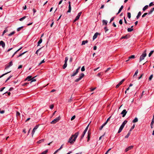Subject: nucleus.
I'll return each instance as SVG.
<instances>
[{
    "label": "nucleus",
    "instance_id": "nucleus-1",
    "mask_svg": "<svg viewBox=\"0 0 154 154\" xmlns=\"http://www.w3.org/2000/svg\"><path fill=\"white\" fill-rule=\"evenodd\" d=\"M79 134V132H77L75 133L74 134L72 135L69 138L68 142V143H70L71 144L74 143L78 137Z\"/></svg>",
    "mask_w": 154,
    "mask_h": 154
},
{
    "label": "nucleus",
    "instance_id": "nucleus-2",
    "mask_svg": "<svg viewBox=\"0 0 154 154\" xmlns=\"http://www.w3.org/2000/svg\"><path fill=\"white\" fill-rule=\"evenodd\" d=\"M146 56V50H145L142 53V55L140 56L139 59V62H140L142 60H143L144 59V58Z\"/></svg>",
    "mask_w": 154,
    "mask_h": 154
},
{
    "label": "nucleus",
    "instance_id": "nucleus-3",
    "mask_svg": "<svg viewBox=\"0 0 154 154\" xmlns=\"http://www.w3.org/2000/svg\"><path fill=\"white\" fill-rule=\"evenodd\" d=\"M85 76L84 74L83 73H82L80 74L79 75V78L76 79L75 81V82H77L81 80L82 78Z\"/></svg>",
    "mask_w": 154,
    "mask_h": 154
},
{
    "label": "nucleus",
    "instance_id": "nucleus-4",
    "mask_svg": "<svg viewBox=\"0 0 154 154\" xmlns=\"http://www.w3.org/2000/svg\"><path fill=\"white\" fill-rule=\"evenodd\" d=\"M89 126V124L86 127V128L85 130L84 131L83 134H82L81 136V139H80L81 140L82 139H83V137H84L85 134L86 133V132L88 130Z\"/></svg>",
    "mask_w": 154,
    "mask_h": 154
},
{
    "label": "nucleus",
    "instance_id": "nucleus-5",
    "mask_svg": "<svg viewBox=\"0 0 154 154\" xmlns=\"http://www.w3.org/2000/svg\"><path fill=\"white\" fill-rule=\"evenodd\" d=\"M60 116H59L58 117H57V118L54 119L52 122H51V124H54L56 122H58L60 120Z\"/></svg>",
    "mask_w": 154,
    "mask_h": 154
},
{
    "label": "nucleus",
    "instance_id": "nucleus-6",
    "mask_svg": "<svg viewBox=\"0 0 154 154\" xmlns=\"http://www.w3.org/2000/svg\"><path fill=\"white\" fill-rule=\"evenodd\" d=\"M80 68V67H79L77 69H76L75 71H74L73 73L71 75V77L75 76L79 72V70Z\"/></svg>",
    "mask_w": 154,
    "mask_h": 154
},
{
    "label": "nucleus",
    "instance_id": "nucleus-7",
    "mask_svg": "<svg viewBox=\"0 0 154 154\" xmlns=\"http://www.w3.org/2000/svg\"><path fill=\"white\" fill-rule=\"evenodd\" d=\"M13 65V63L12 61H11L10 62L8 65H7L5 67V69H7L8 68H9L10 66H11Z\"/></svg>",
    "mask_w": 154,
    "mask_h": 154
},
{
    "label": "nucleus",
    "instance_id": "nucleus-8",
    "mask_svg": "<svg viewBox=\"0 0 154 154\" xmlns=\"http://www.w3.org/2000/svg\"><path fill=\"white\" fill-rule=\"evenodd\" d=\"M38 126H39V125H37L33 129L32 132V137L33 136V135L34 134L36 130L38 128Z\"/></svg>",
    "mask_w": 154,
    "mask_h": 154
},
{
    "label": "nucleus",
    "instance_id": "nucleus-9",
    "mask_svg": "<svg viewBox=\"0 0 154 154\" xmlns=\"http://www.w3.org/2000/svg\"><path fill=\"white\" fill-rule=\"evenodd\" d=\"M82 13V12H80L78 14L77 16L76 17V18L74 20V21H76L79 19Z\"/></svg>",
    "mask_w": 154,
    "mask_h": 154
},
{
    "label": "nucleus",
    "instance_id": "nucleus-10",
    "mask_svg": "<svg viewBox=\"0 0 154 154\" xmlns=\"http://www.w3.org/2000/svg\"><path fill=\"white\" fill-rule=\"evenodd\" d=\"M127 113V111H126V109H124L122 111L121 113V114L122 115V117H124L126 115V114Z\"/></svg>",
    "mask_w": 154,
    "mask_h": 154
},
{
    "label": "nucleus",
    "instance_id": "nucleus-11",
    "mask_svg": "<svg viewBox=\"0 0 154 154\" xmlns=\"http://www.w3.org/2000/svg\"><path fill=\"white\" fill-rule=\"evenodd\" d=\"M134 146H128L127 148L125 150V152H127L130 150L132 149L133 148Z\"/></svg>",
    "mask_w": 154,
    "mask_h": 154
},
{
    "label": "nucleus",
    "instance_id": "nucleus-12",
    "mask_svg": "<svg viewBox=\"0 0 154 154\" xmlns=\"http://www.w3.org/2000/svg\"><path fill=\"white\" fill-rule=\"evenodd\" d=\"M69 5V9L67 12V13H70L71 10V7L70 4V2L69 1L68 2Z\"/></svg>",
    "mask_w": 154,
    "mask_h": 154
},
{
    "label": "nucleus",
    "instance_id": "nucleus-13",
    "mask_svg": "<svg viewBox=\"0 0 154 154\" xmlns=\"http://www.w3.org/2000/svg\"><path fill=\"white\" fill-rule=\"evenodd\" d=\"M98 35H100L99 33L97 32L95 33L93 36V40H94V39H95L97 38V36Z\"/></svg>",
    "mask_w": 154,
    "mask_h": 154
},
{
    "label": "nucleus",
    "instance_id": "nucleus-14",
    "mask_svg": "<svg viewBox=\"0 0 154 154\" xmlns=\"http://www.w3.org/2000/svg\"><path fill=\"white\" fill-rule=\"evenodd\" d=\"M2 45L3 48H4L5 47V42L2 41H0V46Z\"/></svg>",
    "mask_w": 154,
    "mask_h": 154
},
{
    "label": "nucleus",
    "instance_id": "nucleus-15",
    "mask_svg": "<svg viewBox=\"0 0 154 154\" xmlns=\"http://www.w3.org/2000/svg\"><path fill=\"white\" fill-rule=\"evenodd\" d=\"M32 76H29L27 77L24 80V81H26V80H28L29 81V80H31V79Z\"/></svg>",
    "mask_w": 154,
    "mask_h": 154
},
{
    "label": "nucleus",
    "instance_id": "nucleus-16",
    "mask_svg": "<svg viewBox=\"0 0 154 154\" xmlns=\"http://www.w3.org/2000/svg\"><path fill=\"white\" fill-rule=\"evenodd\" d=\"M102 23L103 25H106L108 23V21L106 20H102Z\"/></svg>",
    "mask_w": 154,
    "mask_h": 154
},
{
    "label": "nucleus",
    "instance_id": "nucleus-17",
    "mask_svg": "<svg viewBox=\"0 0 154 154\" xmlns=\"http://www.w3.org/2000/svg\"><path fill=\"white\" fill-rule=\"evenodd\" d=\"M106 124V122H105L100 127V128H99V129L100 130H102V128H103V127Z\"/></svg>",
    "mask_w": 154,
    "mask_h": 154
},
{
    "label": "nucleus",
    "instance_id": "nucleus-18",
    "mask_svg": "<svg viewBox=\"0 0 154 154\" xmlns=\"http://www.w3.org/2000/svg\"><path fill=\"white\" fill-rule=\"evenodd\" d=\"M8 31V29H7V28H6L5 30L3 32V33L2 35V36H3L4 35V34L5 33H6V32H7Z\"/></svg>",
    "mask_w": 154,
    "mask_h": 154
},
{
    "label": "nucleus",
    "instance_id": "nucleus-19",
    "mask_svg": "<svg viewBox=\"0 0 154 154\" xmlns=\"http://www.w3.org/2000/svg\"><path fill=\"white\" fill-rule=\"evenodd\" d=\"M91 138V134L89 132V131L88 132V141H89L90 140Z\"/></svg>",
    "mask_w": 154,
    "mask_h": 154
},
{
    "label": "nucleus",
    "instance_id": "nucleus-20",
    "mask_svg": "<svg viewBox=\"0 0 154 154\" xmlns=\"http://www.w3.org/2000/svg\"><path fill=\"white\" fill-rule=\"evenodd\" d=\"M123 8V5H122L121 6L120 8H119L118 13L117 14H118L121 12V11L122 10V9Z\"/></svg>",
    "mask_w": 154,
    "mask_h": 154
},
{
    "label": "nucleus",
    "instance_id": "nucleus-21",
    "mask_svg": "<svg viewBox=\"0 0 154 154\" xmlns=\"http://www.w3.org/2000/svg\"><path fill=\"white\" fill-rule=\"evenodd\" d=\"M154 10V7L152 8L150 10V11L149 12L148 14H151L152 12H153V11Z\"/></svg>",
    "mask_w": 154,
    "mask_h": 154
},
{
    "label": "nucleus",
    "instance_id": "nucleus-22",
    "mask_svg": "<svg viewBox=\"0 0 154 154\" xmlns=\"http://www.w3.org/2000/svg\"><path fill=\"white\" fill-rule=\"evenodd\" d=\"M141 13L140 11L139 12L136 17L137 19H138L141 16Z\"/></svg>",
    "mask_w": 154,
    "mask_h": 154
},
{
    "label": "nucleus",
    "instance_id": "nucleus-23",
    "mask_svg": "<svg viewBox=\"0 0 154 154\" xmlns=\"http://www.w3.org/2000/svg\"><path fill=\"white\" fill-rule=\"evenodd\" d=\"M128 121H127V120H125L123 122V123H122V124L121 125L122 126H123L124 127L125 125L127 123V122Z\"/></svg>",
    "mask_w": 154,
    "mask_h": 154
},
{
    "label": "nucleus",
    "instance_id": "nucleus-24",
    "mask_svg": "<svg viewBox=\"0 0 154 154\" xmlns=\"http://www.w3.org/2000/svg\"><path fill=\"white\" fill-rule=\"evenodd\" d=\"M88 42V41L87 40L83 41L82 42V45H85L86 43Z\"/></svg>",
    "mask_w": 154,
    "mask_h": 154
},
{
    "label": "nucleus",
    "instance_id": "nucleus-25",
    "mask_svg": "<svg viewBox=\"0 0 154 154\" xmlns=\"http://www.w3.org/2000/svg\"><path fill=\"white\" fill-rule=\"evenodd\" d=\"M42 38H40L38 42L37 46L39 45L42 42Z\"/></svg>",
    "mask_w": 154,
    "mask_h": 154
},
{
    "label": "nucleus",
    "instance_id": "nucleus-26",
    "mask_svg": "<svg viewBox=\"0 0 154 154\" xmlns=\"http://www.w3.org/2000/svg\"><path fill=\"white\" fill-rule=\"evenodd\" d=\"M148 7V5H146L143 8V11H145L146 9H147Z\"/></svg>",
    "mask_w": 154,
    "mask_h": 154
},
{
    "label": "nucleus",
    "instance_id": "nucleus-27",
    "mask_svg": "<svg viewBox=\"0 0 154 154\" xmlns=\"http://www.w3.org/2000/svg\"><path fill=\"white\" fill-rule=\"evenodd\" d=\"M138 121V119L136 117L135 119L133 120L132 122L133 123H135L137 122Z\"/></svg>",
    "mask_w": 154,
    "mask_h": 154
},
{
    "label": "nucleus",
    "instance_id": "nucleus-28",
    "mask_svg": "<svg viewBox=\"0 0 154 154\" xmlns=\"http://www.w3.org/2000/svg\"><path fill=\"white\" fill-rule=\"evenodd\" d=\"M130 134H131V132L129 131L128 132V133L127 135H126L125 137V138H128V137L130 135Z\"/></svg>",
    "mask_w": 154,
    "mask_h": 154
},
{
    "label": "nucleus",
    "instance_id": "nucleus-29",
    "mask_svg": "<svg viewBox=\"0 0 154 154\" xmlns=\"http://www.w3.org/2000/svg\"><path fill=\"white\" fill-rule=\"evenodd\" d=\"M15 33V32L14 31H13L11 32L10 34L8 35V36H11L12 35L14 34Z\"/></svg>",
    "mask_w": 154,
    "mask_h": 154
},
{
    "label": "nucleus",
    "instance_id": "nucleus-30",
    "mask_svg": "<svg viewBox=\"0 0 154 154\" xmlns=\"http://www.w3.org/2000/svg\"><path fill=\"white\" fill-rule=\"evenodd\" d=\"M27 51H25V52H23V53H21L17 57V58H18V57H21V56L23 55V54H24L25 53H26Z\"/></svg>",
    "mask_w": 154,
    "mask_h": 154
},
{
    "label": "nucleus",
    "instance_id": "nucleus-31",
    "mask_svg": "<svg viewBox=\"0 0 154 154\" xmlns=\"http://www.w3.org/2000/svg\"><path fill=\"white\" fill-rule=\"evenodd\" d=\"M127 30L128 32H131L133 30V29L131 28H128Z\"/></svg>",
    "mask_w": 154,
    "mask_h": 154
},
{
    "label": "nucleus",
    "instance_id": "nucleus-32",
    "mask_svg": "<svg viewBox=\"0 0 154 154\" xmlns=\"http://www.w3.org/2000/svg\"><path fill=\"white\" fill-rule=\"evenodd\" d=\"M67 66V63H64V64L63 66V69H65Z\"/></svg>",
    "mask_w": 154,
    "mask_h": 154
},
{
    "label": "nucleus",
    "instance_id": "nucleus-33",
    "mask_svg": "<svg viewBox=\"0 0 154 154\" xmlns=\"http://www.w3.org/2000/svg\"><path fill=\"white\" fill-rule=\"evenodd\" d=\"M135 126V124H133V125L131 127L130 130H129V131L131 132V131L134 128Z\"/></svg>",
    "mask_w": 154,
    "mask_h": 154
},
{
    "label": "nucleus",
    "instance_id": "nucleus-34",
    "mask_svg": "<svg viewBox=\"0 0 154 154\" xmlns=\"http://www.w3.org/2000/svg\"><path fill=\"white\" fill-rule=\"evenodd\" d=\"M154 52V51L152 50V51H151L149 53V55H148V56L149 57H150L151 55H152V54Z\"/></svg>",
    "mask_w": 154,
    "mask_h": 154
},
{
    "label": "nucleus",
    "instance_id": "nucleus-35",
    "mask_svg": "<svg viewBox=\"0 0 154 154\" xmlns=\"http://www.w3.org/2000/svg\"><path fill=\"white\" fill-rule=\"evenodd\" d=\"M26 16L20 18L19 19V20L20 21H22L23 20H24V19H25L26 18Z\"/></svg>",
    "mask_w": 154,
    "mask_h": 154
},
{
    "label": "nucleus",
    "instance_id": "nucleus-36",
    "mask_svg": "<svg viewBox=\"0 0 154 154\" xmlns=\"http://www.w3.org/2000/svg\"><path fill=\"white\" fill-rule=\"evenodd\" d=\"M135 58V56L134 55H132L130 56L128 58L129 59H134Z\"/></svg>",
    "mask_w": 154,
    "mask_h": 154
},
{
    "label": "nucleus",
    "instance_id": "nucleus-37",
    "mask_svg": "<svg viewBox=\"0 0 154 154\" xmlns=\"http://www.w3.org/2000/svg\"><path fill=\"white\" fill-rule=\"evenodd\" d=\"M10 72V71H9V72H6V73H5L4 74H2L1 76H0V78H2V77L3 76H4V75H5L7 74H8V73H9V72Z\"/></svg>",
    "mask_w": 154,
    "mask_h": 154
},
{
    "label": "nucleus",
    "instance_id": "nucleus-38",
    "mask_svg": "<svg viewBox=\"0 0 154 154\" xmlns=\"http://www.w3.org/2000/svg\"><path fill=\"white\" fill-rule=\"evenodd\" d=\"M48 149H46L43 152H42L41 153V154H46V153L48 152Z\"/></svg>",
    "mask_w": 154,
    "mask_h": 154
},
{
    "label": "nucleus",
    "instance_id": "nucleus-39",
    "mask_svg": "<svg viewBox=\"0 0 154 154\" xmlns=\"http://www.w3.org/2000/svg\"><path fill=\"white\" fill-rule=\"evenodd\" d=\"M128 17L129 18H130L131 17V14L130 12H128L127 13Z\"/></svg>",
    "mask_w": 154,
    "mask_h": 154
},
{
    "label": "nucleus",
    "instance_id": "nucleus-40",
    "mask_svg": "<svg viewBox=\"0 0 154 154\" xmlns=\"http://www.w3.org/2000/svg\"><path fill=\"white\" fill-rule=\"evenodd\" d=\"M68 57H66L65 58V60L64 61V63H67V62L68 60Z\"/></svg>",
    "mask_w": 154,
    "mask_h": 154
},
{
    "label": "nucleus",
    "instance_id": "nucleus-41",
    "mask_svg": "<svg viewBox=\"0 0 154 154\" xmlns=\"http://www.w3.org/2000/svg\"><path fill=\"white\" fill-rule=\"evenodd\" d=\"M35 77H34V78H32V79H31V82H30V83H31V82H35L36 81V80L34 79V78Z\"/></svg>",
    "mask_w": 154,
    "mask_h": 154
},
{
    "label": "nucleus",
    "instance_id": "nucleus-42",
    "mask_svg": "<svg viewBox=\"0 0 154 154\" xmlns=\"http://www.w3.org/2000/svg\"><path fill=\"white\" fill-rule=\"evenodd\" d=\"M138 72V69L136 71H135V72L134 75V76H135V75H137V74Z\"/></svg>",
    "mask_w": 154,
    "mask_h": 154
},
{
    "label": "nucleus",
    "instance_id": "nucleus-43",
    "mask_svg": "<svg viewBox=\"0 0 154 154\" xmlns=\"http://www.w3.org/2000/svg\"><path fill=\"white\" fill-rule=\"evenodd\" d=\"M23 26H22L18 28L17 29V31H19L21 30V29L23 28Z\"/></svg>",
    "mask_w": 154,
    "mask_h": 154
},
{
    "label": "nucleus",
    "instance_id": "nucleus-44",
    "mask_svg": "<svg viewBox=\"0 0 154 154\" xmlns=\"http://www.w3.org/2000/svg\"><path fill=\"white\" fill-rule=\"evenodd\" d=\"M104 29L105 30V32H107V31L108 30V29L107 26H105L104 27Z\"/></svg>",
    "mask_w": 154,
    "mask_h": 154
},
{
    "label": "nucleus",
    "instance_id": "nucleus-45",
    "mask_svg": "<svg viewBox=\"0 0 154 154\" xmlns=\"http://www.w3.org/2000/svg\"><path fill=\"white\" fill-rule=\"evenodd\" d=\"M81 71L82 72L84 71L85 70V68L84 66H83L81 69Z\"/></svg>",
    "mask_w": 154,
    "mask_h": 154
},
{
    "label": "nucleus",
    "instance_id": "nucleus-46",
    "mask_svg": "<svg viewBox=\"0 0 154 154\" xmlns=\"http://www.w3.org/2000/svg\"><path fill=\"white\" fill-rule=\"evenodd\" d=\"M148 14L147 13H145L143 14L142 16V17L143 18L145 17Z\"/></svg>",
    "mask_w": 154,
    "mask_h": 154
},
{
    "label": "nucleus",
    "instance_id": "nucleus-47",
    "mask_svg": "<svg viewBox=\"0 0 154 154\" xmlns=\"http://www.w3.org/2000/svg\"><path fill=\"white\" fill-rule=\"evenodd\" d=\"M125 81V79H122L120 82L119 83L120 84V85H121L122 83L123 82Z\"/></svg>",
    "mask_w": 154,
    "mask_h": 154
},
{
    "label": "nucleus",
    "instance_id": "nucleus-48",
    "mask_svg": "<svg viewBox=\"0 0 154 154\" xmlns=\"http://www.w3.org/2000/svg\"><path fill=\"white\" fill-rule=\"evenodd\" d=\"M45 62V61L44 60V59L42 60L39 64V65H40L42 64L43 63H44Z\"/></svg>",
    "mask_w": 154,
    "mask_h": 154
},
{
    "label": "nucleus",
    "instance_id": "nucleus-49",
    "mask_svg": "<svg viewBox=\"0 0 154 154\" xmlns=\"http://www.w3.org/2000/svg\"><path fill=\"white\" fill-rule=\"evenodd\" d=\"M12 76L11 75H10V76L6 80L5 82H7L8 81L11 77H12Z\"/></svg>",
    "mask_w": 154,
    "mask_h": 154
},
{
    "label": "nucleus",
    "instance_id": "nucleus-50",
    "mask_svg": "<svg viewBox=\"0 0 154 154\" xmlns=\"http://www.w3.org/2000/svg\"><path fill=\"white\" fill-rule=\"evenodd\" d=\"M152 77H153V75H150V76H149V80H151V79H152Z\"/></svg>",
    "mask_w": 154,
    "mask_h": 154
},
{
    "label": "nucleus",
    "instance_id": "nucleus-51",
    "mask_svg": "<svg viewBox=\"0 0 154 154\" xmlns=\"http://www.w3.org/2000/svg\"><path fill=\"white\" fill-rule=\"evenodd\" d=\"M114 19V17H112V18H111L110 20V21L109 22V23H111L112 21Z\"/></svg>",
    "mask_w": 154,
    "mask_h": 154
},
{
    "label": "nucleus",
    "instance_id": "nucleus-52",
    "mask_svg": "<svg viewBox=\"0 0 154 154\" xmlns=\"http://www.w3.org/2000/svg\"><path fill=\"white\" fill-rule=\"evenodd\" d=\"M154 116H153V118L152 120V122H151V125H152V124H153L154 123Z\"/></svg>",
    "mask_w": 154,
    "mask_h": 154
},
{
    "label": "nucleus",
    "instance_id": "nucleus-53",
    "mask_svg": "<svg viewBox=\"0 0 154 154\" xmlns=\"http://www.w3.org/2000/svg\"><path fill=\"white\" fill-rule=\"evenodd\" d=\"M44 141V140L42 139V140H39L38 141L37 143H41L42 142V141Z\"/></svg>",
    "mask_w": 154,
    "mask_h": 154
},
{
    "label": "nucleus",
    "instance_id": "nucleus-54",
    "mask_svg": "<svg viewBox=\"0 0 154 154\" xmlns=\"http://www.w3.org/2000/svg\"><path fill=\"white\" fill-rule=\"evenodd\" d=\"M28 84H29V83L26 82V83H24L23 84H22V85L23 86H25V85H27Z\"/></svg>",
    "mask_w": 154,
    "mask_h": 154
},
{
    "label": "nucleus",
    "instance_id": "nucleus-55",
    "mask_svg": "<svg viewBox=\"0 0 154 154\" xmlns=\"http://www.w3.org/2000/svg\"><path fill=\"white\" fill-rule=\"evenodd\" d=\"M75 117V116H73L71 118V121L73 120V119H74Z\"/></svg>",
    "mask_w": 154,
    "mask_h": 154
},
{
    "label": "nucleus",
    "instance_id": "nucleus-56",
    "mask_svg": "<svg viewBox=\"0 0 154 154\" xmlns=\"http://www.w3.org/2000/svg\"><path fill=\"white\" fill-rule=\"evenodd\" d=\"M111 117V116H110L106 120V121L105 122H106V123L107 124V122L109 121L110 120V119Z\"/></svg>",
    "mask_w": 154,
    "mask_h": 154
},
{
    "label": "nucleus",
    "instance_id": "nucleus-57",
    "mask_svg": "<svg viewBox=\"0 0 154 154\" xmlns=\"http://www.w3.org/2000/svg\"><path fill=\"white\" fill-rule=\"evenodd\" d=\"M42 48V47L40 48H39L38 49V50H37V51H36V52H35V54H37V55L38 51Z\"/></svg>",
    "mask_w": 154,
    "mask_h": 154
},
{
    "label": "nucleus",
    "instance_id": "nucleus-58",
    "mask_svg": "<svg viewBox=\"0 0 154 154\" xmlns=\"http://www.w3.org/2000/svg\"><path fill=\"white\" fill-rule=\"evenodd\" d=\"M20 113L19 112H16V116H20Z\"/></svg>",
    "mask_w": 154,
    "mask_h": 154
},
{
    "label": "nucleus",
    "instance_id": "nucleus-59",
    "mask_svg": "<svg viewBox=\"0 0 154 154\" xmlns=\"http://www.w3.org/2000/svg\"><path fill=\"white\" fill-rule=\"evenodd\" d=\"M119 23L121 25V24H122V19H121L119 21Z\"/></svg>",
    "mask_w": 154,
    "mask_h": 154
},
{
    "label": "nucleus",
    "instance_id": "nucleus-60",
    "mask_svg": "<svg viewBox=\"0 0 154 154\" xmlns=\"http://www.w3.org/2000/svg\"><path fill=\"white\" fill-rule=\"evenodd\" d=\"M54 107V105H51L50 106V108L51 109H52Z\"/></svg>",
    "mask_w": 154,
    "mask_h": 154
},
{
    "label": "nucleus",
    "instance_id": "nucleus-61",
    "mask_svg": "<svg viewBox=\"0 0 154 154\" xmlns=\"http://www.w3.org/2000/svg\"><path fill=\"white\" fill-rule=\"evenodd\" d=\"M14 89V88H13L11 87V88L9 90V91H11L12 90H13Z\"/></svg>",
    "mask_w": 154,
    "mask_h": 154
},
{
    "label": "nucleus",
    "instance_id": "nucleus-62",
    "mask_svg": "<svg viewBox=\"0 0 154 154\" xmlns=\"http://www.w3.org/2000/svg\"><path fill=\"white\" fill-rule=\"evenodd\" d=\"M122 38H127V35H125V36H123L122 37Z\"/></svg>",
    "mask_w": 154,
    "mask_h": 154
},
{
    "label": "nucleus",
    "instance_id": "nucleus-63",
    "mask_svg": "<svg viewBox=\"0 0 154 154\" xmlns=\"http://www.w3.org/2000/svg\"><path fill=\"white\" fill-rule=\"evenodd\" d=\"M5 88V87H4L1 88L0 89V92L2 91Z\"/></svg>",
    "mask_w": 154,
    "mask_h": 154
},
{
    "label": "nucleus",
    "instance_id": "nucleus-64",
    "mask_svg": "<svg viewBox=\"0 0 154 154\" xmlns=\"http://www.w3.org/2000/svg\"><path fill=\"white\" fill-rule=\"evenodd\" d=\"M5 112V111L4 110H3L2 111L0 110V113L3 114V113H4Z\"/></svg>",
    "mask_w": 154,
    "mask_h": 154
}]
</instances>
